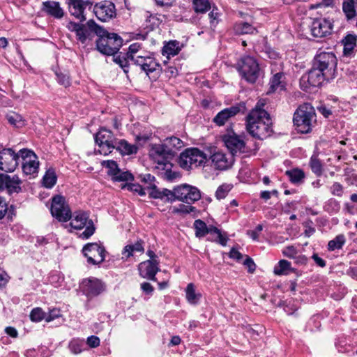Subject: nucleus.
<instances>
[{"mask_svg":"<svg viewBox=\"0 0 357 357\" xmlns=\"http://www.w3.org/2000/svg\"><path fill=\"white\" fill-rule=\"evenodd\" d=\"M93 11L100 21L107 22L116 17L115 5L109 1H102L96 3Z\"/></svg>","mask_w":357,"mask_h":357,"instance_id":"nucleus-20","label":"nucleus"},{"mask_svg":"<svg viewBox=\"0 0 357 357\" xmlns=\"http://www.w3.org/2000/svg\"><path fill=\"white\" fill-rule=\"evenodd\" d=\"M246 130L253 137L263 140L273 133V122L270 114L256 105L246 116Z\"/></svg>","mask_w":357,"mask_h":357,"instance_id":"nucleus-3","label":"nucleus"},{"mask_svg":"<svg viewBox=\"0 0 357 357\" xmlns=\"http://www.w3.org/2000/svg\"><path fill=\"white\" fill-rule=\"evenodd\" d=\"M246 111V103L245 102H240L219 112L213 118V122L218 126H224L230 118L237 114H243Z\"/></svg>","mask_w":357,"mask_h":357,"instance_id":"nucleus-16","label":"nucleus"},{"mask_svg":"<svg viewBox=\"0 0 357 357\" xmlns=\"http://www.w3.org/2000/svg\"><path fill=\"white\" fill-rule=\"evenodd\" d=\"M20 151L16 153L11 148H5L0 151V170L13 172L19 164Z\"/></svg>","mask_w":357,"mask_h":357,"instance_id":"nucleus-15","label":"nucleus"},{"mask_svg":"<svg viewBox=\"0 0 357 357\" xmlns=\"http://www.w3.org/2000/svg\"><path fill=\"white\" fill-rule=\"evenodd\" d=\"M342 10L348 20L354 18L356 15L354 0H343Z\"/></svg>","mask_w":357,"mask_h":357,"instance_id":"nucleus-43","label":"nucleus"},{"mask_svg":"<svg viewBox=\"0 0 357 357\" xmlns=\"http://www.w3.org/2000/svg\"><path fill=\"white\" fill-rule=\"evenodd\" d=\"M21 184L22 181L17 175L0 173V191L6 190L9 195L19 193L22 190Z\"/></svg>","mask_w":357,"mask_h":357,"instance_id":"nucleus-21","label":"nucleus"},{"mask_svg":"<svg viewBox=\"0 0 357 357\" xmlns=\"http://www.w3.org/2000/svg\"><path fill=\"white\" fill-rule=\"evenodd\" d=\"M285 174L288 176L289 181L294 184L302 183L305 176V172L298 168L287 170Z\"/></svg>","mask_w":357,"mask_h":357,"instance_id":"nucleus-36","label":"nucleus"},{"mask_svg":"<svg viewBox=\"0 0 357 357\" xmlns=\"http://www.w3.org/2000/svg\"><path fill=\"white\" fill-rule=\"evenodd\" d=\"M117 139L113 132L105 127H101L95 135L96 143L100 148L98 151L104 155L112 153L116 144Z\"/></svg>","mask_w":357,"mask_h":357,"instance_id":"nucleus-12","label":"nucleus"},{"mask_svg":"<svg viewBox=\"0 0 357 357\" xmlns=\"http://www.w3.org/2000/svg\"><path fill=\"white\" fill-rule=\"evenodd\" d=\"M57 176L55 169L49 168L43 177V184L47 188H52L56 183Z\"/></svg>","mask_w":357,"mask_h":357,"instance_id":"nucleus-39","label":"nucleus"},{"mask_svg":"<svg viewBox=\"0 0 357 357\" xmlns=\"http://www.w3.org/2000/svg\"><path fill=\"white\" fill-rule=\"evenodd\" d=\"M79 289L83 295L89 300L96 298L107 290V285L102 280L95 277H89L82 280Z\"/></svg>","mask_w":357,"mask_h":357,"instance_id":"nucleus-9","label":"nucleus"},{"mask_svg":"<svg viewBox=\"0 0 357 357\" xmlns=\"http://www.w3.org/2000/svg\"><path fill=\"white\" fill-rule=\"evenodd\" d=\"M46 312H45L40 307L33 308L30 313V319L34 322H39L43 319L46 321Z\"/></svg>","mask_w":357,"mask_h":357,"instance_id":"nucleus-53","label":"nucleus"},{"mask_svg":"<svg viewBox=\"0 0 357 357\" xmlns=\"http://www.w3.org/2000/svg\"><path fill=\"white\" fill-rule=\"evenodd\" d=\"M211 159L215 167L219 170L229 169L232 166L234 162L232 155L227 156L225 153L220 151L214 152L211 155Z\"/></svg>","mask_w":357,"mask_h":357,"instance_id":"nucleus-25","label":"nucleus"},{"mask_svg":"<svg viewBox=\"0 0 357 357\" xmlns=\"http://www.w3.org/2000/svg\"><path fill=\"white\" fill-rule=\"evenodd\" d=\"M282 254L286 257L294 259L298 254V250L294 245H288L282 250Z\"/></svg>","mask_w":357,"mask_h":357,"instance_id":"nucleus-58","label":"nucleus"},{"mask_svg":"<svg viewBox=\"0 0 357 357\" xmlns=\"http://www.w3.org/2000/svg\"><path fill=\"white\" fill-rule=\"evenodd\" d=\"M236 69L241 77L249 83H255L259 77L260 69L259 63L252 56H243L238 61Z\"/></svg>","mask_w":357,"mask_h":357,"instance_id":"nucleus-6","label":"nucleus"},{"mask_svg":"<svg viewBox=\"0 0 357 357\" xmlns=\"http://www.w3.org/2000/svg\"><path fill=\"white\" fill-rule=\"evenodd\" d=\"M325 211L328 212H337L340 209V204L335 199H331L324 206Z\"/></svg>","mask_w":357,"mask_h":357,"instance_id":"nucleus-57","label":"nucleus"},{"mask_svg":"<svg viewBox=\"0 0 357 357\" xmlns=\"http://www.w3.org/2000/svg\"><path fill=\"white\" fill-rule=\"evenodd\" d=\"M284 75L283 73H277L273 75L269 81V89L267 93H274L277 91L285 90L286 83L284 82Z\"/></svg>","mask_w":357,"mask_h":357,"instance_id":"nucleus-28","label":"nucleus"},{"mask_svg":"<svg viewBox=\"0 0 357 357\" xmlns=\"http://www.w3.org/2000/svg\"><path fill=\"white\" fill-rule=\"evenodd\" d=\"M332 24L326 19H315L310 26L311 33L314 37L323 38L331 33Z\"/></svg>","mask_w":357,"mask_h":357,"instance_id":"nucleus-24","label":"nucleus"},{"mask_svg":"<svg viewBox=\"0 0 357 357\" xmlns=\"http://www.w3.org/2000/svg\"><path fill=\"white\" fill-rule=\"evenodd\" d=\"M263 230V225H258L254 230L248 231V234L254 240L257 241L259 238V233Z\"/></svg>","mask_w":357,"mask_h":357,"instance_id":"nucleus-64","label":"nucleus"},{"mask_svg":"<svg viewBox=\"0 0 357 357\" xmlns=\"http://www.w3.org/2000/svg\"><path fill=\"white\" fill-rule=\"evenodd\" d=\"M295 269L291 268V262L285 259L279 261L275 266L273 273L276 275H288L290 272H294Z\"/></svg>","mask_w":357,"mask_h":357,"instance_id":"nucleus-34","label":"nucleus"},{"mask_svg":"<svg viewBox=\"0 0 357 357\" xmlns=\"http://www.w3.org/2000/svg\"><path fill=\"white\" fill-rule=\"evenodd\" d=\"M55 75L59 84L65 87H68L70 85V79L68 73L61 71H56Z\"/></svg>","mask_w":357,"mask_h":357,"instance_id":"nucleus-54","label":"nucleus"},{"mask_svg":"<svg viewBox=\"0 0 357 357\" xmlns=\"http://www.w3.org/2000/svg\"><path fill=\"white\" fill-rule=\"evenodd\" d=\"M172 202L178 200L187 204H192L202 198L200 190L189 184H181L172 190Z\"/></svg>","mask_w":357,"mask_h":357,"instance_id":"nucleus-8","label":"nucleus"},{"mask_svg":"<svg viewBox=\"0 0 357 357\" xmlns=\"http://www.w3.org/2000/svg\"><path fill=\"white\" fill-rule=\"evenodd\" d=\"M100 339L96 335H91L87 337L86 340V344L91 347V348H96L100 345Z\"/></svg>","mask_w":357,"mask_h":357,"instance_id":"nucleus-62","label":"nucleus"},{"mask_svg":"<svg viewBox=\"0 0 357 357\" xmlns=\"http://www.w3.org/2000/svg\"><path fill=\"white\" fill-rule=\"evenodd\" d=\"M337 59L335 53L319 50L314 55L308 72L307 82L313 87H319L337 77Z\"/></svg>","mask_w":357,"mask_h":357,"instance_id":"nucleus-2","label":"nucleus"},{"mask_svg":"<svg viewBox=\"0 0 357 357\" xmlns=\"http://www.w3.org/2000/svg\"><path fill=\"white\" fill-rule=\"evenodd\" d=\"M112 180L114 182L126 181V183H130L129 181H134V176L130 172L122 171L119 168V172L116 174V176L113 177Z\"/></svg>","mask_w":357,"mask_h":357,"instance_id":"nucleus-50","label":"nucleus"},{"mask_svg":"<svg viewBox=\"0 0 357 357\" xmlns=\"http://www.w3.org/2000/svg\"><path fill=\"white\" fill-rule=\"evenodd\" d=\"M141 48L142 44L139 43H135L130 45L128 50L126 52L127 58L130 59V60L133 63L135 60L132 57H141L143 55V54H138Z\"/></svg>","mask_w":357,"mask_h":357,"instance_id":"nucleus-51","label":"nucleus"},{"mask_svg":"<svg viewBox=\"0 0 357 357\" xmlns=\"http://www.w3.org/2000/svg\"><path fill=\"white\" fill-rule=\"evenodd\" d=\"M334 5V0H321V2H319L315 4H312L310 6V9H317L318 8H326V7H333Z\"/></svg>","mask_w":357,"mask_h":357,"instance_id":"nucleus-59","label":"nucleus"},{"mask_svg":"<svg viewBox=\"0 0 357 357\" xmlns=\"http://www.w3.org/2000/svg\"><path fill=\"white\" fill-rule=\"evenodd\" d=\"M183 45H181L180 42L176 40H169L165 43L162 50V55H166L168 59L170 56L177 55L181 50Z\"/></svg>","mask_w":357,"mask_h":357,"instance_id":"nucleus-31","label":"nucleus"},{"mask_svg":"<svg viewBox=\"0 0 357 357\" xmlns=\"http://www.w3.org/2000/svg\"><path fill=\"white\" fill-rule=\"evenodd\" d=\"M164 144L167 146L168 149L174 150L175 151L183 146V141L174 136L166 138Z\"/></svg>","mask_w":357,"mask_h":357,"instance_id":"nucleus-48","label":"nucleus"},{"mask_svg":"<svg viewBox=\"0 0 357 357\" xmlns=\"http://www.w3.org/2000/svg\"><path fill=\"white\" fill-rule=\"evenodd\" d=\"M173 213L181 214V215H187L192 213V217L195 218L199 215L200 211L195 206H192V204H179L178 207H175L173 208Z\"/></svg>","mask_w":357,"mask_h":357,"instance_id":"nucleus-38","label":"nucleus"},{"mask_svg":"<svg viewBox=\"0 0 357 357\" xmlns=\"http://www.w3.org/2000/svg\"><path fill=\"white\" fill-rule=\"evenodd\" d=\"M310 167L312 172L317 176H320L323 173V165L320 160L314 155H312L310 160Z\"/></svg>","mask_w":357,"mask_h":357,"instance_id":"nucleus-49","label":"nucleus"},{"mask_svg":"<svg viewBox=\"0 0 357 357\" xmlns=\"http://www.w3.org/2000/svg\"><path fill=\"white\" fill-rule=\"evenodd\" d=\"M20 158L22 160V171L26 175L36 176L38 172L39 161L38 156L31 150L22 149L20 151Z\"/></svg>","mask_w":357,"mask_h":357,"instance_id":"nucleus-14","label":"nucleus"},{"mask_svg":"<svg viewBox=\"0 0 357 357\" xmlns=\"http://www.w3.org/2000/svg\"><path fill=\"white\" fill-rule=\"evenodd\" d=\"M6 119L10 125L16 128H22L24 126V120L22 116L15 112L8 114Z\"/></svg>","mask_w":357,"mask_h":357,"instance_id":"nucleus-47","label":"nucleus"},{"mask_svg":"<svg viewBox=\"0 0 357 357\" xmlns=\"http://www.w3.org/2000/svg\"><path fill=\"white\" fill-rule=\"evenodd\" d=\"M174 150H169L165 144H153L149 151L150 157L160 167L165 162L171 161L176 155Z\"/></svg>","mask_w":357,"mask_h":357,"instance_id":"nucleus-17","label":"nucleus"},{"mask_svg":"<svg viewBox=\"0 0 357 357\" xmlns=\"http://www.w3.org/2000/svg\"><path fill=\"white\" fill-rule=\"evenodd\" d=\"M132 59L135 60L132 63L139 66L141 70L144 72L147 76L160 68L159 63L150 53L144 52L141 57H132Z\"/></svg>","mask_w":357,"mask_h":357,"instance_id":"nucleus-19","label":"nucleus"},{"mask_svg":"<svg viewBox=\"0 0 357 357\" xmlns=\"http://www.w3.org/2000/svg\"><path fill=\"white\" fill-rule=\"evenodd\" d=\"M50 211L52 215L59 222H66L72 218V211L66 198L60 195L52 198Z\"/></svg>","mask_w":357,"mask_h":357,"instance_id":"nucleus-11","label":"nucleus"},{"mask_svg":"<svg viewBox=\"0 0 357 357\" xmlns=\"http://www.w3.org/2000/svg\"><path fill=\"white\" fill-rule=\"evenodd\" d=\"M234 29L237 34H255L257 33L255 27L248 22H243L236 23Z\"/></svg>","mask_w":357,"mask_h":357,"instance_id":"nucleus-37","label":"nucleus"},{"mask_svg":"<svg viewBox=\"0 0 357 357\" xmlns=\"http://www.w3.org/2000/svg\"><path fill=\"white\" fill-rule=\"evenodd\" d=\"M357 36L354 34H347L342 40L343 44V55L344 56H351L353 55L356 47Z\"/></svg>","mask_w":357,"mask_h":357,"instance_id":"nucleus-29","label":"nucleus"},{"mask_svg":"<svg viewBox=\"0 0 357 357\" xmlns=\"http://www.w3.org/2000/svg\"><path fill=\"white\" fill-rule=\"evenodd\" d=\"M147 190L149 191V195L151 198L153 199H163L165 198V201L167 202H172V190L163 188L162 190H160L155 183L152 184V185L146 186Z\"/></svg>","mask_w":357,"mask_h":357,"instance_id":"nucleus-26","label":"nucleus"},{"mask_svg":"<svg viewBox=\"0 0 357 357\" xmlns=\"http://www.w3.org/2000/svg\"><path fill=\"white\" fill-rule=\"evenodd\" d=\"M66 28L74 32L76 39L82 45H87L97 36L96 49L102 54L111 56L116 54L123 45V39L117 33H109L103 26L98 25L93 20L85 24L70 21Z\"/></svg>","mask_w":357,"mask_h":357,"instance_id":"nucleus-1","label":"nucleus"},{"mask_svg":"<svg viewBox=\"0 0 357 357\" xmlns=\"http://www.w3.org/2000/svg\"><path fill=\"white\" fill-rule=\"evenodd\" d=\"M113 56V61L115 63L118 64L123 70L124 73L128 74L129 72V61L130 59L127 58L126 53L122 54H114Z\"/></svg>","mask_w":357,"mask_h":357,"instance_id":"nucleus-42","label":"nucleus"},{"mask_svg":"<svg viewBox=\"0 0 357 357\" xmlns=\"http://www.w3.org/2000/svg\"><path fill=\"white\" fill-rule=\"evenodd\" d=\"M222 141L232 155L244 151V141L231 128H227V133L222 135Z\"/></svg>","mask_w":357,"mask_h":357,"instance_id":"nucleus-22","label":"nucleus"},{"mask_svg":"<svg viewBox=\"0 0 357 357\" xmlns=\"http://www.w3.org/2000/svg\"><path fill=\"white\" fill-rule=\"evenodd\" d=\"M84 343L79 340H73L69 343V349L74 354H79L83 350Z\"/></svg>","mask_w":357,"mask_h":357,"instance_id":"nucleus-55","label":"nucleus"},{"mask_svg":"<svg viewBox=\"0 0 357 357\" xmlns=\"http://www.w3.org/2000/svg\"><path fill=\"white\" fill-rule=\"evenodd\" d=\"M294 125L298 132L307 134L317 123V114L310 103H303L296 109L293 117Z\"/></svg>","mask_w":357,"mask_h":357,"instance_id":"nucleus-4","label":"nucleus"},{"mask_svg":"<svg viewBox=\"0 0 357 357\" xmlns=\"http://www.w3.org/2000/svg\"><path fill=\"white\" fill-rule=\"evenodd\" d=\"M139 178H140V181L144 184H149V185H152V184H155V178L154 176L151 174H146L144 175H139Z\"/></svg>","mask_w":357,"mask_h":357,"instance_id":"nucleus-60","label":"nucleus"},{"mask_svg":"<svg viewBox=\"0 0 357 357\" xmlns=\"http://www.w3.org/2000/svg\"><path fill=\"white\" fill-rule=\"evenodd\" d=\"M346 243V238L344 234H339L333 239L328 241L327 249L328 251L332 252L335 250H340L342 248Z\"/></svg>","mask_w":357,"mask_h":357,"instance_id":"nucleus-41","label":"nucleus"},{"mask_svg":"<svg viewBox=\"0 0 357 357\" xmlns=\"http://www.w3.org/2000/svg\"><path fill=\"white\" fill-rule=\"evenodd\" d=\"M173 167L172 163L171 161L168 162L163 163L162 165L160 167H157L158 169H160L161 170H163L164 172L162 173L164 175V178L169 181H172L178 177H180V174L178 172L172 171V168Z\"/></svg>","mask_w":357,"mask_h":357,"instance_id":"nucleus-35","label":"nucleus"},{"mask_svg":"<svg viewBox=\"0 0 357 357\" xmlns=\"http://www.w3.org/2000/svg\"><path fill=\"white\" fill-rule=\"evenodd\" d=\"M114 149L123 155L137 153L138 147L135 144H130L126 139H117Z\"/></svg>","mask_w":357,"mask_h":357,"instance_id":"nucleus-30","label":"nucleus"},{"mask_svg":"<svg viewBox=\"0 0 357 357\" xmlns=\"http://www.w3.org/2000/svg\"><path fill=\"white\" fill-rule=\"evenodd\" d=\"M121 189H127L128 190L135 192L140 196L146 195V190H147L146 187H143L139 183H133L130 182L123 184L121 185Z\"/></svg>","mask_w":357,"mask_h":357,"instance_id":"nucleus-44","label":"nucleus"},{"mask_svg":"<svg viewBox=\"0 0 357 357\" xmlns=\"http://www.w3.org/2000/svg\"><path fill=\"white\" fill-rule=\"evenodd\" d=\"M8 210V206L6 199L0 196V220L3 218Z\"/></svg>","mask_w":357,"mask_h":357,"instance_id":"nucleus-61","label":"nucleus"},{"mask_svg":"<svg viewBox=\"0 0 357 357\" xmlns=\"http://www.w3.org/2000/svg\"><path fill=\"white\" fill-rule=\"evenodd\" d=\"M143 244L144 241L141 239L138 240L134 244H128L123 248L122 255L128 259L129 257L133 256L134 252L143 253L144 252Z\"/></svg>","mask_w":357,"mask_h":357,"instance_id":"nucleus-32","label":"nucleus"},{"mask_svg":"<svg viewBox=\"0 0 357 357\" xmlns=\"http://www.w3.org/2000/svg\"><path fill=\"white\" fill-rule=\"evenodd\" d=\"M206 154L197 148L185 149L179 158L180 166L184 169H193L205 163Z\"/></svg>","mask_w":357,"mask_h":357,"instance_id":"nucleus-10","label":"nucleus"},{"mask_svg":"<svg viewBox=\"0 0 357 357\" xmlns=\"http://www.w3.org/2000/svg\"><path fill=\"white\" fill-rule=\"evenodd\" d=\"M101 165L107 169V174L111 176L112 179L119 172L118 164L113 160H103L101 162Z\"/></svg>","mask_w":357,"mask_h":357,"instance_id":"nucleus-46","label":"nucleus"},{"mask_svg":"<svg viewBox=\"0 0 357 357\" xmlns=\"http://www.w3.org/2000/svg\"><path fill=\"white\" fill-rule=\"evenodd\" d=\"M232 188V184L223 183L220 185L215 191V198L218 200L225 198Z\"/></svg>","mask_w":357,"mask_h":357,"instance_id":"nucleus-52","label":"nucleus"},{"mask_svg":"<svg viewBox=\"0 0 357 357\" xmlns=\"http://www.w3.org/2000/svg\"><path fill=\"white\" fill-rule=\"evenodd\" d=\"M70 225L72 228L80 230L85 227V230L80 234L83 239L89 238L96 231V227L91 219L89 218V213L84 211H75L72 213Z\"/></svg>","mask_w":357,"mask_h":357,"instance_id":"nucleus-5","label":"nucleus"},{"mask_svg":"<svg viewBox=\"0 0 357 357\" xmlns=\"http://www.w3.org/2000/svg\"><path fill=\"white\" fill-rule=\"evenodd\" d=\"M160 24L159 19L153 15L150 14L146 17L145 29L147 31L145 33H139L137 34V39H142L145 40L146 38L147 34L150 31H153L155 27H158Z\"/></svg>","mask_w":357,"mask_h":357,"instance_id":"nucleus-33","label":"nucleus"},{"mask_svg":"<svg viewBox=\"0 0 357 357\" xmlns=\"http://www.w3.org/2000/svg\"><path fill=\"white\" fill-rule=\"evenodd\" d=\"M71 15L79 20L80 24L86 20V10H91L92 2L89 0H66Z\"/></svg>","mask_w":357,"mask_h":357,"instance_id":"nucleus-18","label":"nucleus"},{"mask_svg":"<svg viewBox=\"0 0 357 357\" xmlns=\"http://www.w3.org/2000/svg\"><path fill=\"white\" fill-rule=\"evenodd\" d=\"M158 260H146L138 266L139 275L143 278L155 281V275L160 271Z\"/></svg>","mask_w":357,"mask_h":357,"instance_id":"nucleus-23","label":"nucleus"},{"mask_svg":"<svg viewBox=\"0 0 357 357\" xmlns=\"http://www.w3.org/2000/svg\"><path fill=\"white\" fill-rule=\"evenodd\" d=\"M83 255L87 259V262L92 265H100L105 259L107 251L102 243H89L84 245L82 250Z\"/></svg>","mask_w":357,"mask_h":357,"instance_id":"nucleus-13","label":"nucleus"},{"mask_svg":"<svg viewBox=\"0 0 357 357\" xmlns=\"http://www.w3.org/2000/svg\"><path fill=\"white\" fill-rule=\"evenodd\" d=\"M46 321L50 322L54 319L61 317L60 311L57 309H53L52 310H50L48 313H46Z\"/></svg>","mask_w":357,"mask_h":357,"instance_id":"nucleus-63","label":"nucleus"},{"mask_svg":"<svg viewBox=\"0 0 357 357\" xmlns=\"http://www.w3.org/2000/svg\"><path fill=\"white\" fill-rule=\"evenodd\" d=\"M43 10L47 15L60 19L63 17L64 12L57 1H47L43 3Z\"/></svg>","mask_w":357,"mask_h":357,"instance_id":"nucleus-27","label":"nucleus"},{"mask_svg":"<svg viewBox=\"0 0 357 357\" xmlns=\"http://www.w3.org/2000/svg\"><path fill=\"white\" fill-rule=\"evenodd\" d=\"M185 296L190 304L197 305L199 302L202 295L195 292V286L192 283H189L185 289Z\"/></svg>","mask_w":357,"mask_h":357,"instance_id":"nucleus-40","label":"nucleus"},{"mask_svg":"<svg viewBox=\"0 0 357 357\" xmlns=\"http://www.w3.org/2000/svg\"><path fill=\"white\" fill-rule=\"evenodd\" d=\"M330 191L334 196L342 197L344 194V187L341 183L334 182L330 188Z\"/></svg>","mask_w":357,"mask_h":357,"instance_id":"nucleus-56","label":"nucleus"},{"mask_svg":"<svg viewBox=\"0 0 357 357\" xmlns=\"http://www.w3.org/2000/svg\"><path fill=\"white\" fill-rule=\"evenodd\" d=\"M192 7L197 13H205L211 9L208 0H192Z\"/></svg>","mask_w":357,"mask_h":357,"instance_id":"nucleus-45","label":"nucleus"},{"mask_svg":"<svg viewBox=\"0 0 357 357\" xmlns=\"http://www.w3.org/2000/svg\"><path fill=\"white\" fill-rule=\"evenodd\" d=\"M194 229L195 231V236L197 238L204 237L206 234L216 235L215 238H208V240L219 243L222 246H225L229 240L227 233H222L221 230L215 226H207L205 222L200 219L195 220Z\"/></svg>","mask_w":357,"mask_h":357,"instance_id":"nucleus-7","label":"nucleus"}]
</instances>
